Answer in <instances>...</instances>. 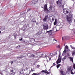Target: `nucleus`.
Segmentation results:
<instances>
[{
    "label": "nucleus",
    "instance_id": "obj_23",
    "mask_svg": "<svg viewBox=\"0 0 75 75\" xmlns=\"http://www.w3.org/2000/svg\"><path fill=\"white\" fill-rule=\"evenodd\" d=\"M56 65V63L54 62L53 64V65L51 67V68H52L54 67V66H55Z\"/></svg>",
    "mask_w": 75,
    "mask_h": 75
},
{
    "label": "nucleus",
    "instance_id": "obj_21",
    "mask_svg": "<svg viewBox=\"0 0 75 75\" xmlns=\"http://www.w3.org/2000/svg\"><path fill=\"white\" fill-rule=\"evenodd\" d=\"M23 71V70L22 69L21 70V71L20 72V74H23L24 73V72H22Z\"/></svg>",
    "mask_w": 75,
    "mask_h": 75
},
{
    "label": "nucleus",
    "instance_id": "obj_43",
    "mask_svg": "<svg viewBox=\"0 0 75 75\" xmlns=\"http://www.w3.org/2000/svg\"><path fill=\"white\" fill-rule=\"evenodd\" d=\"M14 37H15V39H16V36H15Z\"/></svg>",
    "mask_w": 75,
    "mask_h": 75
},
{
    "label": "nucleus",
    "instance_id": "obj_4",
    "mask_svg": "<svg viewBox=\"0 0 75 75\" xmlns=\"http://www.w3.org/2000/svg\"><path fill=\"white\" fill-rule=\"evenodd\" d=\"M59 58L56 61L57 64L61 63V57H60V56H61V53H59Z\"/></svg>",
    "mask_w": 75,
    "mask_h": 75
},
{
    "label": "nucleus",
    "instance_id": "obj_36",
    "mask_svg": "<svg viewBox=\"0 0 75 75\" xmlns=\"http://www.w3.org/2000/svg\"><path fill=\"white\" fill-rule=\"evenodd\" d=\"M13 63V61H11V64H12Z\"/></svg>",
    "mask_w": 75,
    "mask_h": 75
},
{
    "label": "nucleus",
    "instance_id": "obj_48",
    "mask_svg": "<svg viewBox=\"0 0 75 75\" xmlns=\"http://www.w3.org/2000/svg\"><path fill=\"white\" fill-rule=\"evenodd\" d=\"M26 69V70H27V69Z\"/></svg>",
    "mask_w": 75,
    "mask_h": 75
},
{
    "label": "nucleus",
    "instance_id": "obj_9",
    "mask_svg": "<svg viewBox=\"0 0 75 75\" xmlns=\"http://www.w3.org/2000/svg\"><path fill=\"white\" fill-rule=\"evenodd\" d=\"M37 2H38V0H33L31 1V3L32 4L35 5V4H36Z\"/></svg>",
    "mask_w": 75,
    "mask_h": 75
},
{
    "label": "nucleus",
    "instance_id": "obj_27",
    "mask_svg": "<svg viewBox=\"0 0 75 75\" xmlns=\"http://www.w3.org/2000/svg\"><path fill=\"white\" fill-rule=\"evenodd\" d=\"M70 47H71L72 49H73V50H75V47L72 46L71 45H70Z\"/></svg>",
    "mask_w": 75,
    "mask_h": 75
},
{
    "label": "nucleus",
    "instance_id": "obj_7",
    "mask_svg": "<svg viewBox=\"0 0 75 75\" xmlns=\"http://www.w3.org/2000/svg\"><path fill=\"white\" fill-rule=\"evenodd\" d=\"M44 10L45 11H49V10H48V8H47V4H45L44 6Z\"/></svg>",
    "mask_w": 75,
    "mask_h": 75
},
{
    "label": "nucleus",
    "instance_id": "obj_10",
    "mask_svg": "<svg viewBox=\"0 0 75 75\" xmlns=\"http://www.w3.org/2000/svg\"><path fill=\"white\" fill-rule=\"evenodd\" d=\"M49 10H51V11L53 12L54 11V8L52 6H50V7L49 8Z\"/></svg>",
    "mask_w": 75,
    "mask_h": 75
},
{
    "label": "nucleus",
    "instance_id": "obj_2",
    "mask_svg": "<svg viewBox=\"0 0 75 75\" xmlns=\"http://www.w3.org/2000/svg\"><path fill=\"white\" fill-rule=\"evenodd\" d=\"M62 0H59L58 1H57L56 2V3L57 4V6H58L59 7H62L63 8L64 7V4H63L62 6Z\"/></svg>",
    "mask_w": 75,
    "mask_h": 75
},
{
    "label": "nucleus",
    "instance_id": "obj_24",
    "mask_svg": "<svg viewBox=\"0 0 75 75\" xmlns=\"http://www.w3.org/2000/svg\"><path fill=\"white\" fill-rule=\"evenodd\" d=\"M40 73H33L32 75H40Z\"/></svg>",
    "mask_w": 75,
    "mask_h": 75
},
{
    "label": "nucleus",
    "instance_id": "obj_49",
    "mask_svg": "<svg viewBox=\"0 0 75 75\" xmlns=\"http://www.w3.org/2000/svg\"><path fill=\"white\" fill-rule=\"evenodd\" d=\"M71 13V12H70L69 13V14H70Z\"/></svg>",
    "mask_w": 75,
    "mask_h": 75
},
{
    "label": "nucleus",
    "instance_id": "obj_29",
    "mask_svg": "<svg viewBox=\"0 0 75 75\" xmlns=\"http://www.w3.org/2000/svg\"><path fill=\"white\" fill-rule=\"evenodd\" d=\"M45 74H47V75H48L49 74H50V73H49L48 72V71H46V72H45Z\"/></svg>",
    "mask_w": 75,
    "mask_h": 75
},
{
    "label": "nucleus",
    "instance_id": "obj_41",
    "mask_svg": "<svg viewBox=\"0 0 75 75\" xmlns=\"http://www.w3.org/2000/svg\"><path fill=\"white\" fill-rule=\"evenodd\" d=\"M25 12H24V13H23V14H25Z\"/></svg>",
    "mask_w": 75,
    "mask_h": 75
},
{
    "label": "nucleus",
    "instance_id": "obj_16",
    "mask_svg": "<svg viewBox=\"0 0 75 75\" xmlns=\"http://www.w3.org/2000/svg\"><path fill=\"white\" fill-rule=\"evenodd\" d=\"M29 57L30 58H34V57H35V55L34 54H30L29 56Z\"/></svg>",
    "mask_w": 75,
    "mask_h": 75
},
{
    "label": "nucleus",
    "instance_id": "obj_12",
    "mask_svg": "<svg viewBox=\"0 0 75 75\" xmlns=\"http://www.w3.org/2000/svg\"><path fill=\"white\" fill-rule=\"evenodd\" d=\"M52 30H50L49 31H47L46 33H48V34H50V35H51L52 34Z\"/></svg>",
    "mask_w": 75,
    "mask_h": 75
},
{
    "label": "nucleus",
    "instance_id": "obj_30",
    "mask_svg": "<svg viewBox=\"0 0 75 75\" xmlns=\"http://www.w3.org/2000/svg\"><path fill=\"white\" fill-rule=\"evenodd\" d=\"M65 47L66 49H67V50L68 49V46H67V45H66Z\"/></svg>",
    "mask_w": 75,
    "mask_h": 75
},
{
    "label": "nucleus",
    "instance_id": "obj_35",
    "mask_svg": "<svg viewBox=\"0 0 75 75\" xmlns=\"http://www.w3.org/2000/svg\"><path fill=\"white\" fill-rule=\"evenodd\" d=\"M23 40V38H21L19 39V41H22Z\"/></svg>",
    "mask_w": 75,
    "mask_h": 75
},
{
    "label": "nucleus",
    "instance_id": "obj_6",
    "mask_svg": "<svg viewBox=\"0 0 75 75\" xmlns=\"http://www.w3.org/2000/svg\"><path fill=\"white\" fill-rule=\"evenodd\" d=\"M69 10H67L65 9H63V13L64 14H68V13H69Z\"/></svg>",
    "mask_w": 75,
    "mask_h": 75
},
{
    "label": "nucleus",
    "instance_id": "obj_25",
    "mask_svg": "<svg viewBox=\"0 0 75 75\" xmlns=\"http://www.w3.org/2000/svg\"><path fill=\"white\" fill-rule=\"evenodd\" d=\"M75 50H74L73 52L72 53V55H75Z\"/></svg>",
    "mask_w": 75,
    "mask_h": 75
},
{
    "label": "nucleus",
    "instance_id": "obj_37",
    "mask_svg": "<svg viewBox=\"0 0 75 75\" xmlns=\"http://www.w3.org/2000/svg\"><path fill=\"white\" fill-rule=\"evenodd\" d=\"M53 41H56V42H57V40H55V39H54L53 40Z\"/></svg>",
    "mask_w": 75,
    "mask_h": 75
},
{
    "label": "nucleus",
    "instance_id": "obj_1",
    "mask_svg": "<svg viewBox=\"0 0 75 75\" xmlns=\"http://www.w3.org/2000/svg\"><path fill=\"white\" fill-rule=\"evenodd\" d=\"M67 17L66 18L68 21V23L69 24H71L72 23V15H70L69 16L68 15L66 16Z\"/></svg>",
    "mask_w": 75,
    "mask_h": 75
},
{
    "label": "nucleus",
    "instance_id": "obj_34",
    "mask_svg": "<svg viewBox=\"0 0 75 75\" xmlns=\"http://www.w3.org/2000/svg\"><path fill=\"white\" fill-rule=\"evenodd\" d=\"M13 71H14V70H12L11 71V72H13Z\"/></svg>",
    "mask_w": 75,
    "mask_h": 75
},
{
    "label": "nucleus",
    "instance_id": "obj_44",
    "mask_svg": "<svg viewBox=\"0 0 75 75\" xmlns=\"http://www.w3.org/2000/svg\"><path fill=\"white\" fill-rule=\"evenodd\" d=\"M47 62H48L49 61H48V59H47Z\"/></svg>",
    "mask_w": 75,
    "mask_h": 75
},
{
    "label": "nucleus",
    "instance_id": "obj_17",
    "mask_svg": "<svg viewBox=\"0 0 75 75\" xmlns=\"http://www.w3.org/2000/svg\"><path fill=\"white\" fill-rule=\"evenodd\" d=\"M57 24V20L55 19V21L54 23V25H55Z\"/></svg>",
    "mask_w": 75,
    "mask_h": 75
},
{
    "label": "nucleus",
    "instance_id": "obj_47",
    "mask_svg": "<svg viewBox=\"0 0 75 75\" xmlns=\"http://www.w3.org/2000/svg\"><path fill=\"white\" fill-rule=\"evenodd\" d=\"M62 40H63V37H62Z\"/></svg>",
    "mask_w": 75,
    "mask_h": 75
},
{
    "label": "nucleus",
    "instance_id": "obj_42",
    "mask_svg": "<svg viewBox=\"0 0 75 75\" xmlns=\"http://www.w3.org/2000/svg\"><path fill=\"white\" fill-rule=\"evenodd\" d=\"M23 43H25V41H23Z\"/></svg>",
    "mask_w": 75,
    "mask_h": 75
},
{
    "label": "nucleus",
    "instance_id": "obj_51",
    "mask_svg": "<svg viewBox=\"0 0 75 75\" xmlns=\"http://www.w3.org/2000/svg\"><path fill=\"white\" fill-rule=\"evenodd\" d=\"M24 71H25V70H24Z\"/></svg>",
    "mask_w": 75,
    "mask_h": 75
},
{
    "label": "nucleus",
    "instance_id": "obj_13",
    "mask_svg": "<svg viewBox=\"0 0 75 75\" xmlns=\"http://www.w3.org/2000/svg\"><path fill=\"white\" fill-rule=\"evenodd\" d=\"M71 73L72 75H74V74H75V71H74V69H72L71 70Z\"/></svg>",
    "mask_w": 75,
    "mask_h": 75
},
{
    "label": "nucleus",
    "instance_id": "obj_33",
    "mask_svg": "<svg viewBox=\"0 0 75 75\" xmlns=\"http://www.w3.org/2000/svg\"><path fill=\"white\" fill-rule=\"evenodd\" d=\"M60 47L59 45H58L57 46V48H59Z\"/></svg>",
    "mask_w": 75,
    "mask_h": 75
},
{
    "label": "nucleus",
    "instance_id": "obj_52",
    "mask_svg": "<svg viewBox=\"0 0 75 75\" xmlns=\"http://www.w3.org/2000/svg\"><path fill=\"white\" fill-rule=\"evenodd\" d=\"M64 3L65 4V2H64Z\"/></svg>",
    "mask_w": 75,
    "mask_h": 75
},
{
    "label": "nucleus",
    "instance_id": "obj_14",
    "mask_svg": "<svg viewBox=\"0 0 75 75\" xmlns=\"http://www.w3.org/2000/svg\"><path fill=\"white\" fill-rule=\"evenodd\" d=\"M69 59H70V61H71L73 63H74V61L73 60V59H74V58L72 57H70Z\"/></svg>",
    "mask_w": 75,
    "mask_h": 75
},
{
    "label": "nucleus",
    "instance_id": "obj_8",
    "mask_svg": "<svg viewBox=\"0 0 75 75\" xmlns=\"http://www.w3.org/2000/svg\"><path fill=\"white\" fill-rule=\"evenodd\" d=\"M47 18H48V15H46L45 16V18L43 19V21H44V22H47Z\"/></svg>",
    "mask_w": 75,
    "mask_h": 75
},
{
    "label": "nucleus",
    "instance_id": "obj_19",
    "mask_svg": "<svg viewBox=\"0 0 75 75\" xmlns=\"http://www.w3.org/2000/svg\"><path fill=\"white\" fill-rule=\"evenodd\" d=\"M32 22H33V23H36V21L35 20V18H33L32 20Z\"/></svg>",
    "mask_w": 75,
    "mask_h": 75
},
{
    "label": "nucleus",
    "instance_id": "obj_31",
    "mask_svg": "<svg viewBox=\"0 0 75 75\" xmlns=\"http://www.w3.org/2000/svg\"><path fill=\"white\" fill-rule=\"evenodd\" d=\"M40 67V65H37V68H39V67Z\"/></svg>",
    "mask_w": 75,
    "mask_h": 75
},
{
    "label": "nucleus",
    "instance_id": "obj_5",
    "mask_svg": "<svg viewBox=\"0 0 75 75\" xmlns=\"http://www.w3.org/2000/svg\"><path fill=\"white\" fill-rule=\"evenodd\" d=\"M48 54V53L47 52H45L43 53L40 56V57H46L47 55Z\"/></svg>",
    "mask_w": 75,
    "mask_h": 75
},
{
    "label": "nucleus",
    "instance_id": "obj_18",
    "mask_svg": "<svg viewBox=\"0 0 75 75\" xmlns=\"http://www.w3.org/2000/svg\"><path fill=\"white\" fill-rule=\"evenodd\" d=\"M23 57H25V56H22L21 55V56H19L18 57V58H23Z\"/></svg>",
    "mask_w": 75,
    "mask_h": 75
},
{
    "label": "nucleus",
    "instance_id": "obj_26",
    "mask_svg": "<svg viewBox=\"0 0 75 75\" xmlns=\"http://www.w3.org/2000/svg\"><path fill=\"white\" fill-rule=\"evenodd\" d=\"M31 10V8H28V9H27V12H28V11H30Z\"/></svg>",
    "mask_w": 75,
    "mask_h": 75
},
{
    "label": "nucleus",
    "instance_id": "obj_22",
    "mask_svg": "<svg viewBox=\"0 0 75 75\" xmlns=\"http://www.w3.org/2000/svg\"><path fill=\"white\" fill-rule=\"evenodd\" d=\"M61 64H57L56 67H57V68H58L59 67H61Z\"/></svg>",
    "mask_w": 75,
    "mask_h": 75
},
{
    "label": "nucleus",
    "instance_id": "obj_20",
    "mask_svg": "<svg viewBox=\"0 0 75 75\" xmlns=\"http://www.w3.org/2000/svg\"><path fill=\"white\" fill-rule=\"evenodd\" d=\"M71 69H72V67H69V68H68V71H69L70 72H71Z\"/></svg>",
    "mask_w": 75,
    "mask_h": 75
},
{
    "label": "nucleus",
    "instance_id": "obj_32",
    "mask_svg": "<svg viewBox=\"0 0 75 75\" xmlns=\"http://www.w3.org/2000/svg\"><path fill=\"white\" fill-rule=\"evenodd\" d=\"M41 72H45H45H46V71H45V70H42L41 71Z\"/></svg>",
    "mask_w": 75,
    "mask_h": 75
},
{
    "label": "nucleus",
    "instance_id": "obj_28",
    "mask_svg": "<svg viewBox=\"0 0 75 75\" xmlns=\"http://www.w3.org/2000/svg\"><path fill=\"white\" fill-rule=\"evenodd\" d=\"M41 34V33L40 32V31H39L38 32V33H37V34L38 35H40Z\"/></svg>",
    "mask_w": 75,
    "mask_h": 75
},
{
    "label": "nucleus",
    "instance_id": "obj_50",
    "mask_svg": "<svg viewBox=\"0 0 75 75\" xmlns=\"http://www.w3.org/2000/svg\"><path fill=\"white\" fill-rule=\"evenodd\" d=\"M51 35H50V36Z\"/></svg>",
    "mask_w": 75,
    "mask_h": 75
},
{
    "label": "nucleus",
    "instance_id": "obj_38",
    "mask_svg": "<svg viewBox=\"0 0 75 75\" xmlns=\"http://www.w3.org/2000/svg\"><path fill=\"white\" fill-rule=\"evenodd\" d=\"M63 52H65V53L66 52V50H65H65L64 51H63Z\"/></svg>",
    "mask_w": 75,
    "mask_h": 75
},
{
    "label": "nucleus",
    "instance_id": "obj_11",
    "mask_svg": "<svg viewBox=\"0 0 75 75\" xmlns=\"http://www.w3.org/2000/svg\"><path fill=\"white\" fill-rule=\"evenodd\" d=\"M52 55H53V53H51L49 54L48 57L49 60H51V57H52Z\"/></svg>",
    "mask_w": 75,
    "mask_h": 75
},
{
    "label": "nucleus",
    "instance_id": "obj_46",
    "mask_svg": "<svg viewBox=\"0 0 75 75\" xmlns=\"http://www.w3.org/2000/svg\"><path fill=\"white\" fill-rule=\"evenodd\" d=\"M1 31H0V34H1Z\"/></svg>",
    "mask_w": 75,
    "mask_h": 75
},
{
    "label": "nucleus",
    "instance_id": "obj_40",
    "mask_svg": "<svg viewBox=\"0 0 75 75\" xmlns=\"http://www.w3.org/2000/svg\"><path fill=\"white\" fill-rule=\"evenodd\" d=\"M38 22H37L36 23V25H38Z\"/></svg>",
    "mask_w": 75,
    "mask_h": 75
},
{
    "label": "nucleus",
    "instance_id": "obj_39",
    "mask_svg": "<svg viewBox=\"0 0 75 75\" xmlns=\"http://www.w3.org/2000/svg\"><path fill=\"white\" fill-rule=\"evenodd\" d=\"M54 19L53 18H52V21H54Z\"/></svg>",
    "mask_w": 75,
    "mask_h": 75
},
{
    "label": "nucleus",
    "instance_id": "obj_15",
    "mask_svg": "<svg viewBox=\"0 0 75 75\" xmlns=\"http://www.w3.org/2000/svg\"><path fill=\"white\" fill-rule=\"evenodd\" d=\"M67 56H65L64 57L62 58V61H64V60H65V59H66V58H67Z\"/></svg>",
    "mask_w": 75,
    "mask_h": 75
},
{
    "label": "nucleus",
    "instance_id": "obj_3",
    "mask_svg": "<svg viewBox=\"0 0 75 75\" xmlns=\"http://www.w3.org/2000/svg\"><path fill=\"white\" fill-rule=\"evenodd\" d=\"M43 28L44 30H47L48 29V25L47 23H45L42 25Z\"/></svg>",
    "mask_w": 75,
    "mask_h": 75
},
{
    "label": "nucleus",
    "instance_id": "obj_45",
    "mask_svg": "<svg viewBox=\"0 0 75 75\" xmlns=\"http://www.w3.org/2000/svg\"><path fill=\"white\" fill-rule=\"evenodd\" d=\"M32 71L33 72V71H34V70H32Z\"/></svg>",
    "mask_w": 75,
    "mask_h": 75
}]
</instances>
